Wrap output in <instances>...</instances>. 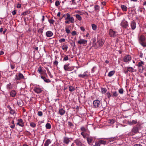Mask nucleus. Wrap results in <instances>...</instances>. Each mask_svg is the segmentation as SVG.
<instances>
[{
  "instance_id": "obj_1",
  "label": "nucleus",
  "mask_w": 146,
  "mask_h": 146,
  "mask_svg": "<svg viewBox=\"0 0 146 146\" xmlns=\"http://www.w3.org/2000/svg\"><path fill=\"white\" fill-rule=\"evenodd\" d=\"M104 42V40L101 39H98L97 42L93 43V46L96 48L101 47L103 45Z\"/></svg>"
},
{
  "instance_id": "obj_2",
  "label": "nucleus",
  "mask_w": 146,
  "mask_h": 146,
  "mask_svg": "<svg viewBox=\"0 0 146 146\" xmlns=\"http://www.w3.org/2000/svg\"><path fill=\"white\" fill-rule=\"evenodd\" d=\"M138 41L139 44L143 47H146V42L145 41L146 38L143 35H141L138 37Z\"/></svg>"
},
{
  "instance_id": "obj_3",
  "label": "nucleus",
  "mask_w": 146,
  "mask_h": 146,
  "mask_svg": "<svg viewBox=\"0 0 146 146\" xmlns=\"http://www.w3.org/2000/svg\"><path fill=\"white\" fill-rule=\"evenodd\" d=\"M94 107L96 108H98L101 107L102 104L98 100H94L93 102Z\"/></svg>"
},
{
  "instance_id": "obj_4",
  "label": "nucleus",
  "mask_w": 146,
  "mask_h": 146,
  "mask_svg": "<svg viewBox=\"0 0 146 146\" xmlns=\"http://www.w3.org/2000/svg\"><path fill=\"white\" fill-rule=\"evenodd\" d=\"M109 34L110 36L114 37L118 35V34L117 32L114 31L112 29H110L109 31Z\"/></svg>"
},
{
  "instance_id": "obj_5",
  "label": "nucleus",
  "mask_w": 146,
  "mask_h": 146,
  "mask_svg": "<svg viewBox=\"0 0 146 146\" xmlns=\"http://www.w3.org/2000/svg\"><path fill=\"white\" fill-rule=\"evenodd\" d=\"M121 26L124 28H127L128 26V22L126 21L124 19L122 20L120 23Z\"/></svg>"
},
{
  "instance_id": "obj_6",
  "label": "nucleus",
  "mask_w": 146,
  "mask_h": 146,
  "mask_svg": "<svg viewBox=\"0 0 146 146\" xmlns=\"http://www.w3.org/2000/svg\"><path fill=\"white\" fill-rule=\"evenodd\" d=\"M64 16H66V17L65 19V20H67V19H69L70 21L72 23H73L74 21V19L73 17H71L69 13H67L66 15H64L63 17H64Z\"/></svg>"
},
{
  "instance_id": "obj_7",
  "label": "nucleus",
  "mask_w": 146,
  "mask_h": 146,
  "mask_svg": "<svg viewBox=\"0 0 146 146\" xmlns=\"http://www.w3.org/2000/svg\"><path fill=\"white\" fill-rule=\"evenodd\" d=\"M33 90L36 93L39 94L41 93L43 91V88L39 87L36 86L34 87Z\"/></svg>"
},
{
  "instance_id": "obj_8",
  "label": "nucleus",
  "mask_w": 146,
  "mask_h": 146,
  "mask_svg": "<svg viewBox=\"0 0 146 146\" xmlns=\"http://www.w3.org/2000/svg\"><path fill=\"white\" fill-rule=\"evenodd\" d=\"M140 125V124H137L136 126L134 127L133 128L132 131L135 133L138 132Z\"/></svg>"
},
{
  "instance_id": "obj_9",
  "label": "nucleus",
  "mask_w": 146,
  "mask_h": 146,
  "mask_svg": "<svg viewBox=\"0 0 146 146\" xmlns=\"http://www.w3.org/2000/svg\"><path fill=\"white\" fill-rule=\"evenodd\" d=\"M74 142L77 146H85L84 144L82 143V141L79 139L75 140Z\"/></svg>"
},
{
  "instance_id": "obj_10",
  "label": "nucleus",
  "mask_w": 146,
  "mask_h": 146,
  "mask_svg": "<svg viewBox=\"0 0 146 146\" xmlns=\"http://www.w3.org/2000/svg\"><path fill=\"white\" fill-rule=\"evenodd\" d=\"M131 57L130 55H126L123 58V61L125 62L129 63V62L131 60Z\"/></svg>"
},
{
  "instance_id": "obj_11",
  "label": "nucleus",
  "mask_w": 146,
  "mask_h": 146,
  "mask_svg": "<svg viewBox=\"0 0 146 146\" xmlns=\"http://www.w3.org/2000/svg\"><path fill=\"white\" fill-rule=\"evenodd\" d=\"M87 41L84 39H80L78 42V43L79 44H82L84 45H86L87 44Z\"/></svg>"
},
{
  "instance_id": "obj_12",
  "label": "nucleus",
  "mask_w": 146,
  "mask_h": 146,
  "mask_svg": "<svg viewBox=\"0 0 146 146\" xmlns=\"http://www.w3.org/2000/svg\"><path fill=\"white\" fill-rule=\"evenodd\" d=\"M23 78L24 76L21 73H19L18 75H16L15 78L16 80H19Z\"/></svg>"
},
{
  "instance_id": "obj_13",
  "label": "nucleus",
  "mask_w": 146,
  "mask_h": 146,
  "mask_svg": "<svg viewBox=\"0 0 146 146\" xmlns=\"http://www.w3.org/2000/svg\"><path fill=\"white\" fill-rule=\"evenodd\" d=\"M130 26L132 30H134L136 27V23L134 21H133L130 23Z\"/></svg>"
},
{
  "instance_id": "obj_14",
  "label": "nucleus",
  "mask_w": 146,
  "mask_h": 146,
  "mask_svg": "<svg viewBox=\"0 0 146 146\" xmlns=\"http://www.w3.org/2000/svg\"><path fill=\"white\" fill-rule=\"evenodd\" d=\"M18 122L17 123V125H19L21 127H23L24 125V123L21 119H19L17 120Z\"/></svg>"
},
{
  "instance_id": "obj_15",
  "label": "nucleus",
  "mask_w": 146,
  "mask_h": 146,
  "mask_svg": "<svg viewBox=\"0 0 146 146\" xmlns=\"http://www.w3.org/2000/svg\"><path fill=\"white\" fill-rule=\"evenodd\" d=\"M88 73V72L87 71L84 72L83 74H79L78 76L80 78H84L85 77H86L88 76V75L87 74Z\"/></svg>"
},
{
  "instance_id": "obj_16",
  "label": "nucleus",
  "mask_w": 146,
  "mask_h": 146,
  "mask_svg": "<svg viewBox=\"0 0 146 146\" xmlns=\"http://www.w3.org/2000/svg\"><path fill=\"white\" fill-rule=\"evenodd\" d=\"M53 35V33L50 31H48L46 33V36L48 37L52 36Z\"/></svg>"
},
{
  "instance_id": "obj_17",
  "label": "nucleus",
  "mask_w": 146,
  "mask_h": 146,
  "mask_svg": "<svg viewBox=\"0 0 146 146\" xmlns=\"http://www.w3.org/2000/svg\"><path fill=\"white\" fill-rule=\"evenodd\" d=\"M70 138L66 137H65L64 138L63 142L64 143L68 144L70 142Z\"/></svg>"
},
{
  "instance_id": "obj_18",
  "label": "nucleus",
  "mask_w": 146,
  "mask_h": 146,
  "mask_svg": "<svg viewBox=\"0 0 146 146\" xmlns=\"http://www.w3.org/2000/svg\"><path fill=\"white\" fill-rule=\"evenodd\" d=\"M6 88L8 90L12 89L13 88V84H11V83H10L9 84L7 85Z\"/></svg>"
},
{
  "instance_id": "obj_19",
  "label": "nucleus",
  "mask_w": 146,
  "mask_h": 146,
  "mask_svg": "<svg viewBox=\"0 0 146 146\" xmlns=\"http://www.w3.org/2000/svg\"><path fill=\"white\" fill-rule=\"evenodd\" d=\"M87 140L88 143L90 145L93 141V138L91 137L88 136L87 137Z\"/></svg>"
},
{
  "instance_id": "obj_20",
  "label": "nucleus",
  "mask_w": 146,
  "mask_h": 146,
  "mask_svg": "<svg viewBox=\"0 0 146 146\" xmlns=\"http://www.w3.org/2000/svg\"><path fill=\"white\" fill-rule=\"evenodd\" d=\"M51 143L50 139H48L46 141L44 144V146H48Z\"/></svg>"
},
{
  "instance_id": "obj_21",
  "label": "nucleus",
  "mask_w": 146,
  "mask_h": 146,
  "mask_svg": "<svg viewBox=\"0 0 146 146\" xmlns=\"http://www.w3.org/2000/svg\"><path fill=\"white\" fill-rule=\"evenodd\" d=\"M10 94L11 96L14 97L16 95V92L15 90H13L11 92Z\"/></svg>"
},
{
  "instance_id": "obj_22",
  "label": "nucleus",
  "mask_w": 146,
  "mask_h": 146,
  "mask_svg": "<svg viewBox=\"0 0 146 146\" xmlns=\"http://www.w3.org/2000/svg\"><path fill=\"white\" fill-rule=\"evenodd\" d=\"M126 68L129 72H133L134 71V68L133 67L128 66L126 67Z\"/></svg>"
},
{
  "instance_id": "obj_23",
  "label": "nucleus",
  "mask_w": 146,
  "mask_h": 146,
  "mask_svg": "<svg viewBox=\"0 0 146 146\" xmlns=\"http://www.w3.org/2000/svg\"><path fill=\"white\" fill-rule=\"evenodd\" d=\"M137 120H133L132 121H129L128 122V123L130 125H132L133 124H135L137 123Z\"/></svg>"
},
{
  "instance_id": "obj_24",
  "label": "nucleus",
  "mask_w": 146,
  "mask_h": 146,
  "mask_svg": "<svg viewBox=\"0 0 146 146\" xmlns=\"http://www.w3.org/2000/svg\"><path fill=\"white\" fill-rule=\"evenodd\" d=\"M69 64H65L64 66V70H69L70 69V67H69Z\"/></svg>"
},
{
  "instance_id": "obj_25",
  "label": "nucleus",
  "mask_w": 146,
  "mask_h": 146,
  "mask_svg": "<svg viewBox=\"0 0 146 146\" xmlns=\"http://www.w3.org/2000/svg\"><path fill=\"white\" fill-rule=\"evenodd\" d=\"M65 111L63 109H60L59 110V113L61 115H64L65 113Z\"/></svg>"
},
{
  "instance_id": "obj_26",
  "label": "nucleus",
  "mask_w": 146,
  "mask_h": 146,
  "mask_svg": "<svg viewBox=\"0 0 146 146\" xmlns=\"http://www.w3.org/2000/svg\"><path fill=\"white\" fill-rule=\"evenodd\" d=\"M121 7L123 11H126L127 10V7L125 5H122Z\"/></svg>"
},
{
  "instance_id": "obj_27",
  "label": "nucleus",
  "mask_w": 146,
  "mask_h": 146,
  "mask_svg": "<svg viewBox=\"0 0 146 146\" xmlns=\"http://www.w3.org/2000/svg\"><path fill=\"white\" fill-rule=\"evenodd\" d=\"M81 134L82 136L84 138V139L87 138V136H88V134L86 133H84V132H81Z\"/></svg>"
},
{
  "instance_id": "obj_28",
  "label": "nucleus",
  "mask_w": 146,
  "mask_h": 146,
  "mask_svg": "<svg viewBox=\"0 0 146 146\" xmlns=\"http://www.w3.org/2000/svg\"><path fill=\"white\" fill-rule=\"evenodd\" d=\"M41 78L43 79L44 81L46 82H48L50 81L49 79H46V78L44 76H41Z\"/></svg>"
},
{
  "instance_id": "obj_29",
  "label": "nucleus",
  "mask_w": 146,
  "mask_h": 146,
  "mask_svg": "<svg viewBox=\"0 0 146 146\" xmlns=\"http://www.w3.org/2000/svg\"><path fill=\"white\" fill-rule=\"evenodd\" d=\"M101 92L102 94H105L106 93L107 90L105 88H101Z\"/></svg>"
},
{
  "instance_id": "obj_30",
  "label": "nucleus",
  "mask_w": 146,
  "mask_h": 146,
  "mask_svg": "<svg viewBox=\"0 0 146 146\" xmlns=\"http://www.w3.org/2000/svg\"><path fill=\"white\" fill-rule=\"evenodd\" d=\"M115 71H111L109 72L108 76L109 77H111L114 74Z\"/></svg>"
},
{
  "instance_id": "obj_31",
  "label": "nucleus",
  "mask_w": 146,
  "mask_h": 146,
  "mask_svg": "<svg viewBox=\"0 0 146 146\" xmlns=\"http://www.w3.org/2000/svg\"><path fill=\"white\" fill-rule=\"evenodd\" d=\"M91 26L93 30L95 31L96 29L97 28V26L95 24H92L91 25Z\"/></svg>"
},
{
  "instance_id": "obj_32",
  "label": "nucleus",
  "mask_w": 146,
  "mask_h": 146,
  "mask_svg": "<svg viewBox=\"0 0 146 146\" xmlns=\"http://www.w3.org/2000/svg\"><path fill=\"white\" fill-rule=\"evenodd\" d=\"M46 128L48 129H50L51 128V125L49 123H47L46 124Z\"/></svg>"
},
{
  "instance_id": "obj_33",
  "label": "nucleus",
  "mask_w": 146,
  "mask_h": 146,
  "mask_svg": "<svg viewBox=\"0 0 146 146\" xmlns=\"http://www.w3.org/2000/svg\"><path fill=\"white\" fill-rule=\"evenodd\" d=\"M112 93L113 95L112 96L113 97H117L118 95V93L116 91L113 92Z\"/></svg>"
},
{
  "instance_id": "obj_34",
  "label": "nucleus",
  "mask_w": 146,
  "mask_h": 146,
  "mask_svg": "<svg viewBox=\"0 0 146 146\" xmlns=\"http://www.w3.org/2000/svg\"><path fill=\"white\" fill-rule=\"evenodd\" d=\"M81 131H82V132L85 133L87 129L84 126H82L80 128Z\"/></svg>"
},
{
  "instance_id": "obj_35",
  "label": "nucleus",
  "mask_w": 146,
  "mask_h": 146,
  "mask_svg": "<svg viewBox=\"0 0 146 146\" xmlns=\"http://www.w3.org/2000/svg\"><path fill=\"white\" fill-rule=\"evenodd\" d=\"M98 141L100 145V144L103 145H105L106 144V141L102 140H100Z\"/></svg>"
},
{
  "instance_id": "obj_36",
  "label": "nucleus",
  "mask_w": 146,
  "mask_h": 146,
  "mask_svg": "<svg viewBox=\"0 0 146 146\" xmlns=\"http://www.w3.org/2000/svg\"><path fill=\"white\" fill-rule=\"evenodd\" d=\"M76 17L77 19L79 21H81L82 20V17L79 15H76Z\"/></svg>"
},
{
  "instance_id": "obj_37",
  "label": "nucleus",
  "mask_w": 146,
  "mask_h": 146,
  "mask_svg": "<svg viewBox=\"0 0 146 146\" xmlns=\"http://www.w3.org/2000/svg\"><path fill=\"white\" fill-rule=\"evenodd\" d=\"M144 62L142 61L139 62L138 65H137L138 67H141L142 66L143 64H144Z\"/></svg>"
},
{
  "instance_id": "obj_38",
  "label": "nucleus",
  "mask_w": 146,
  "mask_h": 146,
  "mask_svg": "<svg viewBox=\"0 0 146 146\" xmlns=\"http://www.w3.org/2000/svg\"><path fill=\"white\" fill-rule=\"evenodd\" d=\"M69 90L70 92H73L75 90V88L72 86H69Z\"/></svg>"
},
{
  "instance_id": "obj_39",
  "label": "nucleus",
  "mask_w": 146,
  "mask_h": 146,
  "mask_svg": "<svg viewBox=\"0 0 146 146\" xmlns=\"http://www.w3.org/2000/svg\"><path fill=\"white\" fill-rule=\"evenodd\" d=\"M68 48V46L67 45H63L62 46V49L63 50H66Z\"/></svg>"
},
{
  "instance_id": "obj_40",
  "label": "nucleus",
  "mask_w": 146,
  "mask_h": 146,
  "mask_svg": "<svg viewBox=\"0 0 146 146\" xmlns=\"http://www.w3.org/2000/svg\"><path fill=\"white\" fill-rule=\"evenodd\" d=\"M106 96L109 98H110L112 96L111 95L110 93L108 92L106 94Z\"/></svg>"
},
{
  "instance_id": "obj_41",
  "label": "nucleus",
  "mask_w": 146,
  "mask_h": 146,
  "mask_svg": "<svg viewBox=\"0 0 146 146\" xmlns=\"http://www.w3.org/2000/svg\"><path fill=\"white\" fill-rule=\"evenodd\" d=\"M30 125L31 126L33 127H35L36 126V124L33 122H31L30 124Z\"/></svg>"
},
{
  "instance_id": "obj_42",
  "label": "nucleus",
  "mask_w": 146,
  "mask_h": 146,
  "mask_svg": "<svg viewBox=\"0 0 146 146\" xmlns=\"http://www.w3.org/2000/svg\"><path fill=\"white\" fill-rule=\"evenodd\" d=\"M38 71L39 73L41 74V72H42V68L40 66L38 68Z\"/></svg>"
},
{
  "instance_id": "obj_43",
  "label": "nucleus",
  "mask_w": 146,
  "mask_h": 146,
  "mask_svg": "<svg viewBox=\"0 0 146 146\" xmlns=\"http://www.w3.org/2000/svg\"><path fill=\"white\" fill-rule=\"evenodd\" d=\"M48 22L50 23L53 24L54 23V21L52 19H50L48 20Z\"/></svg>"
},
{
  "instance_id": "obj_44",
  "label": "nucleus",
  "mask_w": 146,
  "mask_h": 146,
  "mask_svg": "<svg viewBox=\"0 0 146 146\" xmlns=\"http://www.w3.org/2000/svg\"><path fill=\"white\" fill-rule=\"evenodd\" d=\"M115 122V121L114 120L112 119H110L109 121V123H110L111 124H113Z\"/></svg>"
},
{
  "instance_id": "obj_45",
  "label": "nucleus",
  "mask_w": 146,
  "mask_h": 146,
  "mask_svg": "<svg viewBox=\"0 0 146 146\" xmlns=\"http://www.w3.org/2000/svg\"><path fill=\"white\" fill-rule=\"evenodd\" d=\"M68 56H66L64 57L63 59V61H67L68 60Z\"/></svg>"
},
{
  "instance_id": "obj_46",
  "label": "nucleus",
  "mask_w": 146,
  "mask_h": 146,
  "mask_svg": "<svg viewBox=\"0 0 146 146\" xmlns=\"http://www.w3.org/2000/svg\"><path fill=\"white\" fill-rule=\"evenodd\" d=\"M94 146H100V144L99 142V141L97 142H96L95 143V145H94Z\"/></svg>"
},
{
  "instance_id": "obj_47",
  "label": "nucleus",
  "mask_w": 146,
  "mask_h": 146,
  "mask_svg": "<svg viewBox=\"0 0 146 146\" xmlns=\"http://www.w3.org/2000/svg\"><path fill=\"white\" fill-rule=\"evenodd\" d=\"M60 5V2L58 1H56L55 3V5L57 7Z\"/></svg>"
},
{
  "instance_id": "obj_48",
  "label": "nucleus",
  "mask_w": 146,
  "mask_h": 146,
  "mask_svg": "<svg viewBox=\"0 0 146 146\" xmlns=\"http://www.w3.org/2000/svg\"><path fill=\"white\" fill-rule=\"evenodd\" d=\"M65 31H66V33H67L69 34L70 33V31L68 28H66Z\"/></svg>"
},
{
  "instance_id": "obj_49",
  "label": "nucleus",
  "mask_w": 146,
  "mask_h": 146,
  "mask_svg": "<svg viewBox=\"0 0 146 146\" xmlns=\"http://www.w3.org/2000/svg\"><path fill=\"white\" fill-rule=\"evenodd\" d=\"M123 89H120L119 90V92L120 94H123Z\"/></svg>"
},
{
  "instance_id": "obj_50",
  "label": "nucleus",
  "mask_w": 146,
  "mask_h": 146,
  "mask_svg": "<svg viewBox=\"0 0 146 146\" xmlns=\"http://www.w3.org/2000/svg\"><path fill=\"white\" fill-rule=\"evenodd\" d=\"M38 115L39 116H41L42 115V113L41 111H39L38 113Z\"/></svg>"
},
{
  "instance_id": "obj_51",
  "label": "nucleus",
  "mask_w": 146,
  "mask_h": 146,
  "mask_svg": "<svg viewBox=\"0 0 146 146\" xmlns=\"http://www.w3.org/2000/svg\"><path fill=\"white\" fill-rule=\"evenodd\" d=\"M65 41V40L64 38H61L59 40L60 42H64Z\"/></svg>"
},
{
  "instance_id": "obj_52",
  "label": "nucleus",
  "mask_w": 146,
  "mask_h": 146,
  "mask_svg": "<svg viewBox=\"0 0 146 146\" xmlns=\"http://www.w3.org/2000/svg\"><path fill=\"white\" fill-rule=\"evenodd\" d=\"M94 8L95 10H98L99 9V7L98 5H96L95 6Z\"/></svg>"
},
{
  "instance_id": "obj_53",
  "label": "nucleus",
  "mask_w": 146,
  "mask_h": 146,
  "mask_svg": "<svg viewBox=\"0 0 146 146\" xmlns=\"http://www.w3.org/2000/svg\"><path fill=\"white\" fill-rule=\"evenodd\" d=\"M10 113L11 114H14L15 113V111L13 110H11L10 112Z\"/></svg>"
},
{
  "instance_id": "obj_54",
  "label": "nucleus",
  "mask_w": 146,
  "mask_h": 146,
  "mask_svg": "<svg viewBox=\"0 0 146 146\" xmlns=\"http://www.w3.org/2000/svg\"><path fill=\"white\" fill-rule=\"evenodd\" d=\"M73 36H74L76 35V31H73L71 33Z\"/></svg>"
},
{
  "instance_id": "obj_55",
  "label": "nucleus",
  "mask_w": 146,
  "mask_h": 146,
  "mask_svg": "<svg viewBox=\"0 0 146 146\" xmlns=\"http://www.w3.org/2000/svg\"><path fill=\"white\" fill-rule=\"evenodd\" d=\"M58 64V62L56 60H55L54 62V64L56 66Z\"/></svg>"
},
{
  "instance_id": "obj_56",
  "label": "nucleus",
  "mask_w": 146,
  "mask_h": 146,
  "mask_svg": "<svg viewBox=\"0 0 146 146\" xmlns=\"http://www.w3.org/2000/svg\"><path fill=\"white\" fill-rule=\"evenodd\" d=\"M80 29L83 31H84L85 30V29L84 28L82 27H80Z\"/></svg>"
},
{
  "instance_id": "obj_57",
  "label": "nucleus",
  "mask_w": 146,
  "mask_h": 146,
  "mask_svg": "<svg viewBox=\"0 0 146 146\" xmlns=\"http://www.w3.org/2000/svg\"><path fill=\"white\" fill-rule=\"evenodd\" d=\"M68 124L70 126H72L73 125V124L71 122H70V121H68Z\"/></svg>"
},
{
  "instance_id": "obj_58",
  "label": "nucleus",
  "mask_w": 146,
  "mask_h": 146,
  "mask_svg": "<svg viewBox=\"0 0 146 146\" xmlns=\"http://www.w3.org/2000/svg\"><path fill=\"white\" fill-rule=\"evenodd\" d=\"M17 8H20L21 7V5L20 4H18L17 6Z\"/></svg>"
},
{
  "instance_id": "obj_59",
  "label": "nucleus",
  "mask_w": 146,
  "mask_h": 146,
  "mask_svg": "<svg viewBox=\"0 0 146 146\" xmlns=\"http://www.w3.org/2000/svg\"><path fill=\"white\" fill-rule=\"evenodd\" d=\"M16 13V10H15L13 11L12 12V14L13 15H15Z\"/></svg>"
},
{
  "instance_id": "obj_60",
  "label": "nucleus",
  "mask_w": 146,
  "mask_h": 146,
  "mask_svg": "<svg viewBox=\"0 0 146 146\" xmlns=\"http://www.w3.org/2000/svg\"><path fill=\"white\" fill-rule=\"evenodd\" d=\"M128 71L127 70V69H126V70H125L124 71V72L125 74H127L128 73Z\"/></svg>"
},
{
  "instance_id": "obj_61",
  "label": "nucleus",
  "mask_w": 146,
  "mask_h": 146,
  "mask_svg": "<svg viewBox=\"0 0 146 146\" xmlns=\"http://www.w3.org/2000/svg\"><path fill=\"white\" fill-rule=\"evenodd\" d=\"M96 68V67L94 66L93 67V68L92 69V72H94V69H95Z\"/></svg>"
},
{
  "instance_id": "obj_62",
  "label": "nucleus",
  "mask_w": 146,
  "mask_h": 146,
  "mask_svg": "<svg viewBox=\"0 0 146 146\" xmlns=\"http://www.w3.org/2000/svg\"><path fill=\"white\" fill-rule=\"evenodd\" d=\"M15 127V124H14L10 126V127L12 129L14 128Z\"/></svg>"
},
{
  "instance_id": "obj_63",
  "label": "nucleus",
  "mask_w": 146,
  "mask_h": 146,
  "mask_svg": "<svg viewBox=\"0 0 146 146\" xmlns=\"http://www.w3.org/2000/svg\"><path fill=\"white\" fill-rule=\"evenodd\" d=\"M143 54L141 52L140 53V54L139 55V57L141 58H143Z\"/></svg>"
},
{
  "instance_id": "obj_64",
  "label": "nucleus",
  "mask_w": 146,
  "mask_h": 146,
  "mask_svg": "<svg viewBox=\"0 0 146 146\" xmlns=\"http://www.w3.org/2000/svg\"><path fill=\"white\" fill-rule=\"evenodd\" d=\"M134 146H142V145L140 144H136L134 145Z\"/></svg>"
}]
</instances>
